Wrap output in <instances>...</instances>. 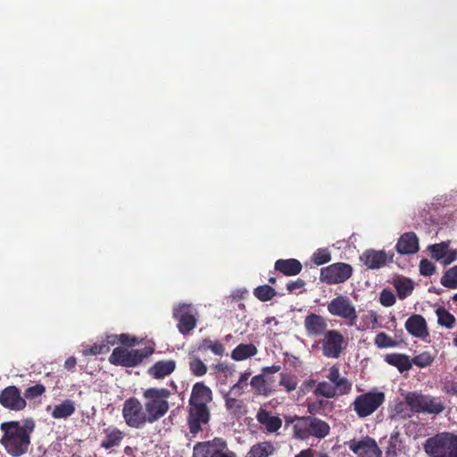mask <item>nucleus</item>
<instances>
[{"instance_id":"f257e3e1","label":"nucleus","mask_w":457,"mask_h":457,"mask_svg":"<svg viewBox=\"0 0 457 457\" xmlns=\"http://www.w3.org/2000/svg\"><path fill=\"white\" fill-rule=\"evenodd\" d=\"M36 428L33 419L4 421L0 425L3 433L0 444L11 457H21L26 454L31 445V435Z\"/></svg>"},{"instance_id":"f03ea898","label":"nucleus","mask_w":457,"mask_h":457,"mask_svg":"<svg viewBox=\"0 0 457 457\" xmlns=\"http://www.w3.org/2000/svg\"><path fill=\"white\" fill-rule=\"evenodd\" d=\"M170 391L167 388L150 387L143 392L144 407L150 420V424L161 420L169 411L168 402Z\"/></svg>"},{"instance_id":"7ed1b4c3","label":"nucleus","mask_w":457,"mask_h":457,"mask_svg":"<svg viewBox=\"0 0 457 457\" xmlns=\"http://www.w3.org/2000/svg\"><path fill=\"white\" fill-rule=\"evenodd\" d=\"M423 449L428 457H457V435L437 433L425 441Z\"/></svg>"},{"instance_id":"20e7f679","label":"nucleus","mask_w":457,"mask_h":457,"mask_svg":"<svg viewBox=\"0 0 457 457\" xmlns=\"http://www.w3.org/2000/svg\"><path fill=\"white\" fill-rule=\"evenodd\" d=\"M293 431L294 436L300 440L310 436L322 439L329 435L330 426L328 422L313 416L295 417Z\"/></svg>"},{"instance_id":"39448f33","label":"nucleus","mask_w":457,"mask_h":457,"mask_svg":"<svg viewBox=\"0 0 457 457\" xmlns=\"http://www.w3.org/2000/svg\"><path fill=\"white\" fill-rule=\"evenodd\" d=\"M404 403L410 407L412 413L438 415L445 409L441 397L424 395L417 391L408 392L404 396Z\"/></svg>"},{"instance_id":"423d86ee","label":"nucleus","mask_w":457,"mask_h":457,"mask_svg":"<svg viewBox=\"0 0 457 457\" xmlns=\"http://www.w3.org/2000/svg\"><path fill=\"white\" fill-rule=\"evenodd\" d=\"M347 345L348 339L337 329H328L313 345L321 351L324 357L328 359L339 358Z\"/></svg>"},{"instance_id":"0eeeda50","label":"nucleus","mask_w":457,"mask_h":457,"mask_svg":"<svg viewBox=\"0 0 457 457\" xmlns=\"http://www.w3.org/2000/svg\"><path fill=\"white\" fill-rule=\"evenodd\" d=\"M153 353L154 348L151 346L131 350L119 346L112 350V353L109 356V362L115 366L127 368L136 367Z\"/></svg>"},{"instance_id":"6e6552de","label":"nucleus","mask_w":457,"mask_h":457,"mask_svg":"<svg viewBox=\"0 0 457 457\" xmlns=\"http://www.w3.org/2000/svg\"><path fill=\"white\" fill-rule=\"evenodd\" d=\"M122 417L126 425L132 428H142L150 420L142 403L136 397H129L123 403Z\"/></svg>"},{"instance_id":"1a4fd4ad","label":"nucleus","mask_w":457,"mask_h":457,"mask_svg":"<svg viewBox=\"0 0 457 457\" xmlns=\"http://www.w3.org/2000/svg\"><path fill=\"white\" fill-rule=\"evenodd\" d=\"M385 402V394L378 390L358 395L352 403L354 411L360 418L374 413Z\"/></svg>"},{"instance_id":"9d476101","label":"nucleus","mask_w":457,"mask_h":457,"mask_svg":"<svg viewBox=\"0 0 457 457\" xmlns=\"http://www.w3.org/2000/svg\"><path fill=\"white\" fill-rule=\"evenodd\" d=\"M328 312L335 317L345 320L348 326H354L358 320L356 308L346 295H338L328 303Z\"/></svg>"},{"instance_id":"9b49d317","label":"nucleus","mask_w":457,"mask_h":457,"mask_svg":"<svg viewBox=\"0 0 457 457\" xmlns=\"http://www.w3.org/2000/svg\"><path fill=\"white\" fill-rule=\"evenodd\" d=\"M353 275V268L345 262H336L320 270V279L328 285L345 282Z\"/></svg>"},{"instance_id":"f8f14e48","label":"nucleus","mask_w":457,"mask_h":457,"mask_svg":"<svg viewBox=\"0 0 457 457\" xmlns=\"http://www.w3.org/2000/svg\"><path fill=\"white\" fill-rule=\"evenodd\" d=\"M173 317L178 320L177 327L182 335L190 333L196 327L195 312L190 304L182 303L174 308Z\"/></svg>"},{"instance_id":"ddd939ff","label":"nucleus","mask_w":457,"mask_h":457,"mask_svg":"<svg viewBox=\"0 0 457 457\" xmlns=\"http://www.w3.org/2000/svg\"><path fill=\"white\" fill-rule=\"evenodd\" d=\"M349 449L358 457H382V450L376 440L369 436L360 440L353 439L346 443Z\"/></svg>"},{"instance_id":"4468645a","label":"nucleus","mask_w":457,"mask_h":457,"mask_svg":"<svg viewBox=\"0 0 457 457\" xmlns=\"http://www.w3.org/2000/svg\"><path fill=\"white\" fill-rule=\"evenodd\" d=\"M0 404L10 411H21L27 406V401L15 386H8L0 392Z\"/></svg>"},{"instance_id":"2eb2a0df","label":"nucleus","mask_w":457,"mask_h":457,"mask_svg":"<svg viewBox=\"0 0 457 457\" xmlns=\"http://www.w3.org/2000/svg\"><path fill=\"white\" fill-rule=\"evenodd\" d=\"M210 417L208 406L202 404L196 406L188 405L187 425L189 432L195 435L202 431V426L209 422Z\"/></svg>"},{"instance_id":"dca6fc26","label":"nucleus","mask_w":457,"mask_h":457,"mask_svg":"<svg viewBox=\"0 0 457 457\" xmlns=\"http://www.w3.org/2000/svg\"><path fill=\"white\" fill-rule=\"evenodd\" d=\"M394 253L383 250L368 249L360 256V260L368 269L377 270L393 262Z\"/></svg>"},{"instance_id":"f3484780","label":"nucleus","mask_w":457,"mask_h":457,"mask_svg":"<svg viewBox=\"0 0 457 457\" xmlns=\"http://www.w3.org/2000/svg\"><path fill=\"white\" fill-rule=\"evenodd\" d=\"M303 326L310 338L321 337L328 330L327 319L314 312L305 316Z\"/></svg>"},{"instance_id":"a211bd4d","label":"nucleus","mask_w":457,"mask_h":457,"mask_svg":"<svg viewBox=\"0 0 457 457\" xmlns=\"http://www.w3.org/2000/svg\"><path fill=\"white\" fill-rule=\"evenodd\" d=\"M100 446L104 450L119 447L125 437V433L113 425L103 428Z\"/></svg>"},{"instance_id":"6ab92c4d","label":"nucleus","mask_w":457,"mask_h":457,"mask_svg":"<svg viewBox=\"0 0 457 457\" xmlns=\"http://www.w3.org/2000/svg\"><path fill=\"white\" fill-rule=\"evenodd\" d=\"M212 400V390L204 382H197L193 386L188 405L196 406L202 404L207 406Z\"/></svg>"},{"instance_id":"aec40b11","label":"nucleus","mask_w":457,"mask_h":457,"mask_svg":"<svg viewBox=\"0 0 457 457\" xmlns=\"http://www.w3.org/2000/svg\"><path fill=\"white\" fill-rule=\"evenodd\" d=\"M405 328L414 337L425 338L428 336V325L425 318L420 314H412L405 321Z\"/></svg>"},{"instance_id":"412c9836","label":"nucleus","mask_w":457,"mask_h":457,"mask_svg":"<svg viewBox=\"0 0 457 457\" xmlns=\"http://www.w3.org/2000/svg\"><path fill=\"white\" fill-rule=\"evenodd\" d=\"M395 249L400 254L416 253L420 249L417 235L414 232L403 233L399 237Z\"/></svg>"},{"instance_id":"4be33fe9","label":"nucleus","mask_w":457,"mask_h":457,"mask_svg":"<svg viewBox=\"0 0 457 457\" xmlns=\"http://www.w3.org/2000/svg\"><path fill=\"white\" fill-rule=\"evenodd\" d=\"M256 420L270 433L277 432L282 426V420L279 417L272 415L270 411L263 408L258 411Z\"/></svg>"},{"instance_id":"5701e85b","label":"nucleus","mask_w":457,"mask_h":457,"mask_svg":"<svg viewBox=\"0 0 457 457\" xmlns=\"http://www.w3.org/2000/svg\"><path fill=\"white\" fill-rule=\"evenodd\" d=\"M274 268L286 276H296L302 271L303 265L300 261L294 258L279 259L276 261Z\"/></svg>"},{"instance_id":"b1692460","label":"nucleus","mask_w":457,"mask_h":457,"mask_svg":"<svg viewBox=\"0 0 457 457\" xmlns=\"http://www.w3.org/2000/svg\"><path fill=\"white\" fill-rule=\"evenodd\" d=\"M175 369L176 361L173 360L158 361L148 370V373L153 378L161 379L170 375Z\"/></svg>"},{"instance_id":"393cba45","label":"nucleus","mask_w":457,"mask_h":457,"mask_svg":"<svg viewBox=\"0 0 457 457\" xmlns=\"http://www.w3.org/2000/svg\"><path fill=\"white\" fill-rule=\"evenodd\" d=\"M385 361L404 372L411 369V361L409 357L403 353H388L385 356Z\"/></svg>"},{"instance_id":"a878e982","label":"nucleus","mask_w":457,"mask_h":457,"mask_svg":"<svg viewBox=\"0 0 457 457\" xmlns=\"http://www.w3.org/2000/svg\"><path fill=\"white\" fill-rule=\"evenodd\" d=\"M76 411L75 403L72 400L67 399L62 401L61 403L54 405L51 416L54 419H66Z\"/></svg>"},{"instance_id":"bb28decb","label":"nucleus","mask_w":457,"mask_h":457,"mask_svg":"<svg viewBox=\"0 0 457 457\" xmlns=\"http://www.w3.org/2000/svg\"><path fill=\"white\" fill-rule=\"evenodd\" d=\"M403 448V441L398 430L391 433L388 445L386 450V457H397Z\"/></svg>"},{"instance_id":"cd10ccee","label":"nucleus","mask_w":457,"mask_h":457,"mask_svg":"<svg viewBox=\"0 0 457 457\" xmlns=\"http://www.w3.org/2000/svg\"><path fill=\"white\" fill-rule=\"evenodd\" d=\"M258 353L257 347L253 344H240L231 353V358L235 361H244L254 356Z\"/></svg>"},{"instance_id":"c85d7f7f","label":"nucleus","mask_w":457,"mask_h":457,"mask_svg":"<svg viewBox=\"0 0 457 457\" xmlns=\"http://www.w3.org/2000/svg\"><path fill=\"white\" fill-rule=\"evenodd\" d=\"M274 451L270 442H262L253 445L245 457H269Z\"/></svg>"},{"instance_id":"c756f323","label":"nucleus","mask_w":457,"mask_h":457,"mask_svg":"<svg viewBox=\"0 0 457 457\" xmlns=\"http://www.w3.org/2000/svg\"><path fill=\"white\" fill-rule=\"evenodd\" d=\"M197 350L202 353L210 350L215 355L222 356L225 352V347L220 341H212L209 338H204L199 343Z\"/></svg>"},{"instance_id":"7c9ffc66","label":"nucleus","mask_w":457,"mask_h":457,"mask_svg":"<svg viewBox=\"0 0 457 457\" xmlns=\"http://www.w3.org/2000/svg\"><path fill=\"white\" fill-rule=\"evenodd\" d=\"M394 286L400 299L406 298L412 293L414 289L413 281L407 278L396 279L394 283Z\"/></svg>"},{"instance_id":"2f4dec72","label":"nucleus","mask_w":457,"mask_h":457,"mask_svg":"<svg viewBox=\"0 0 457 457\" xmlns=\"http://www.w3.org/2000/svg\"><path fill=\"white\" fill-rule=\"evenodd\" d=\"M250 385L256 395H268L271 392L263 374L253 377Z\"/></svg>"},{"instance_id":"473e14b6","label":"nucleus","mask_w":457,"mask_h":457,"mask_svg":"<svg viewBox=\"0 0 457 457\" xmlns=\"http://www.w3.org/2000/svg\"><path fill=\"white\" fill-rule=\"evenodd\" d=\"M437 323L446 328H452L456 321L455 317L445 308L438 307L436 310Z\"/></svg>"},{"instance_id":"72a5a7b5","label":"nucleus","mask_w":457,"mask_h":457,"mask_svg":"<svg viewBox=\"0 0 457 457\" xmlns=\"http://www.w3.org/2000/svg\"><path fill=\"white\" fill-rule=\"evenodd\" d=\"M440 283L450 289L457 288V265L448 269L441 277Z\"/></svg>"},{"instance_id":"f704fd0d","label":"nucleus","mask_w":457,"mask_h":457,"mask_svg":"<svg viewBox=\"0 0 457 457\" xmlns=\"http://www.w3.org/2000/svg\"><path fill=\"white\" fill-rule=\"evenodd\" d=\"M216 454L214 449H212L211 444L206 442H198L193 448V457H213Z\"/></svg>"},{"instance_id":"c9c22d12","label":"nucleus","mask_w":457,"mask_h":457,"mask_svg":"<svg viewBox=\"0 0 457 457\" xmlns=\"http://www.w3.org/2000/svg\"><path fill=\"white\" fill-rule=\"evenodd\" d=\"M276 291L269 285H262L253 289V295L262 302H268L276 295Z\"/></svg>"},{"instance_id":"e433bc0d","label":"nucleus","mask_w":457,"mask_h":457,"mask_svg":"<svg viewBox=\"0 0 457 457\" xmlns=\"http://www.w3.org/2000/svg\"><path fill=\"white\" fill-rule=\"evenodd\" d=\"M316 396H324L326 398L336 397V388L327 381L319 382L313 391Z\"/></svg>"},{"instance_id":"4c0bfd02","label":"nucleus","mask_w":457,"mask_h":457,"mask_svg":"<svg viewBox=\"0 0 457 457\" xmlns=\"http://www.w3.org/2000/svg\"><path fill=\"white\" fill-rule=\"evenodd\" d=\"M188 365L192 374L196 377H202L207 373V366L199 357H191Z\"/></svg>"},{"instance_id":"58836bf2","label":"nucleus","mask_w":457,"mask_h":457,"mask_svg":"<svg viewBox=\"0 0 457 457\" xmlns=\"http://www.w3.org/2000/svg\"><path fill=\"white\" fill-rule=\"evenodd\" d=\"M374 344L378 348H389L397 346V342L385 332H379L374 338Z\"/></svg>"},{"instance_id":"ea45409f","label":"nucleus","mask_w":457,"mask_h":457,"mask_svg":"<svg viewBox=\"0 0 457 457\" xmlns=\"http://www.w3.org/2000/svg\"><path fill=\"white\" fill-rule=\"evenodd\" d=\"M224 399L226 409L229 413L233 415H237L242 412L244 405L240 400L230 397L228 394H226L224 395Z\"/></svg>"},{"instance_id":"a19ab883","label":"nucleus","mask_w":457,"mask_h":457,"mask_svg":"<svg viewBox=\"0 0 457 457\" xmlns=\"http://www.w3.org/2000/svg\"><path fill=\"white\" fill-rule=\"evenodd\" d=\"M312 261L317 266L326 264L331 261V253L328 248H319L313 253Z\"/></svg>"},{"instance_id":"79ce46f5","label":"nucleus","mask_w":457,"mask_h":457,"mask_svg":"<svg viewBox=\"0 0 457 457\" xmlns=\"http://www.w3.org/2000/svg\"><path fill=\"white\" fill-rule=\"evenodd\" d=\"M449 247V242H442L440 244H435L429 246L432 257L436 261L445 258L447 254Z\"/></svg>"},{"instance_id":"37998d69","label":"nucleus","mask_w":457,"mask_h":457,"mask_svg":"<svg viewBox=\"0 0 457 457\" xmlns=\"http://www.w3.org/2000/svg\"><path fill=\"white\" fill-rule=\"evenodd\" d=\"M279 385L284 386L287 392H292L296 389L298 382L295 376L287 373H281Z\"/></svg>"},{"instance_id":"c03bdc74","label":"nucleus","mask_w":457,"mask_h":457,"mask_svg":"<svg viewBox=\"0 0 457 457\" xmlns=\"http://www.w3.org/2000/svg\"><path fill=\"white\" fill-rule=\"evenodd\" d=\"M46 392V386L43 384H36L35 386H29L24 393L25 400H34Z\"/></svg>"},{"instance_id":"a18cd8bd","label":"nucleus","mask_w":457,"mask_h":457,"mask_svg":"<svg viewBox=\"0 0 457 457\" xmlns=\"http://www.w3.org/2000/svg\"><path fill=\"white\" fill-rule=\"evenodd\" d=\"M333 386L336 388V396L348 395L352 390V383L345 377L338 379Z\"/></svg>"},{"instance_id":"49530a36","label":"nucleus","mask_w":457,"mask_h":457,"mask_svg":"<svg viewBox=\"0 0 457 457\" xmlns=\"http://www.w3.org/2000/svg\"><path fill=\"white\" fill-rule=\"evenodd\" d=\"M110 351L109 346L106 344H94L92 346L83 350V355H97L107 353Z\"/></svg>"},{"instance_id":"de8ad7c7","label":"nucleus","mask_w":457,"mask_h":457,"mask_svg":"<svg viewBox=\"0 0 457 457\" xmlns=\"http://www.w3.org/2000/svg\"><path fill=\"white\" fill-rule=\"evenodd\" d=\"M432 362L433 358L428 353H422L419 355H416L411 361V364L413 363L414 365L420 368L429 366Z\"/></svg>"},{"instance_id":"09e8293b","label":"nucleus","mask_w":457,"mask_h":457,"mask_svg":"<svg viewBox=\"0 0 457 457\" xmlns=\"http://www.w3.org/2000/svg\"><path fill=\"white\" fill-rule=\"evenodd\" d=\"M436 271L435 264L428 259H422L420 262V273L425 277H430Z\"/></svg>"},{"instance_id":"8fccbe9b","label":"nucleus","mask_w":457,"mask_h":457,"mask_svg":"<svg viewBox=\"0 0 457 457\" xmlns=\"http://www.w3.org/2000/svg\"><path fill=\"white\" fill-rule=\"evenodd\" d=\"M251 374L252 373L249 370H246L241 374L237 383L231 386L230 393L233 392L235 395H240L242 394L243 386L246 384Z\"/></svg>"},{"instance_id":"3c124183","label":"nucleus","mask_w":457,"mask_h":457,"mask_svg":"<svg viewBox=\"0 0 457 457\" xmlns=\"http://www.w3.org/2000/svg\"><path fill=\"white\" fill-rule=\"evenodd\" d=\"M380 303L385 307H390L395 303V296L389 289H383L379 296Z\"/></svg>"},{"instance_id":"603ef678","label":"nucleus","mask_w":457,"mask_h":457,"mask_svg":"<svg viewBox=\"0 0 457 457\" xmlns=\"http://www.w3.org/2000/svg\"><path fill=\"white\" fill-rule=\"evenodd\" d=\"M211 444L212 449H214V452L225 453L227 450V442L220 437H215L212 440L208 441Z\"/></svg>"},{"instance_id":"864d4df0","label":"nucleus","mask_w":457,"mask_h":457,"mask_svg":"<svg viewBox=\"0 0 457 457\" xmlns=\"http://www.w3.org/2000/svg\"><path fill=\"white\" fill-rule=\"evenodd\" d=\"M119 342L127 346H134L139 344L138 339L136 337H131L129 334L119 335Z\"/></svg>"},{"instance_id":"5fc2aeb1","label":"nucleus","mask_w":457,"mask_h":457,"mask_svg":"<svg viewBox=\"0 0 457 457\" xmlns=\"http://www.w3.org/2000/svg\"><path fill=\"white\" fill-rule=\"evenodd\" d=\"M305 287V281L302 278H297L295 281H290L287 284V290L289 293H295L296 290L303 289Z\"/></svg>"},{"instance_id":"6e6d98bb","label":"nucleus","mask_w":457,"mask_h":457,"mask_svg":"<svg viewBox=\"0 0 457 457\" xmlns=\"http://www.w3.org/2000/svg\"><path fill=\"white\" fill-rule=\"evenodd\" d=\"M443 391L449 395L457 397V380H451L445 383Z\"/></svg>"},{"instance_id":"4d7b16f0","label":"nucleus","mask_w":457,"mask_h":457,"mask_svg":"<svg viewBox=\"0 0 457 457\" xmlns=\"http://www.w3.org/2000/svg\"><path fill=\"white\" fill-rule=\"evenodd\" d=\"M327 378H328V380L334 385L336 384L338 379H340L342 377L340 376V371H339V369L338 367H337L336 365H333L330 369H329V372L327 376Z\"/></svg>"},{"instance_id":"13d9d810","label":"nucleus","mask_w":457,"mask_h":457,"mask_svg":"<svg viewBox=\"0 0 457 457\" xmlns=\"http://www.w3.org/2000/svg\"><path fill=\"white\" fill-rule=\"evenodd\" d=\"M323 403L324 402L322 400L308 403V404H307L308 411L311 414L318 413L320 411L321 406L323 405Z\"/></svg>"},{"instance_id":"bf43d9fd","label":"nucleus","mask_w":457,"mask_h":457,"mask_svg":"<svg viewBox=\"0 0 457 457\" xmlns=\"http://www.w3.org/2000/svg\"><path fill=\"white\" fill-rule=\"evenodd\" d=\"M317 386V382L315 379L313 378H309V379H306L303 382L302 386H301V390L305 393V392H308L309 390H311L312 387L316 386Z\"/></svg>"},{"instance_id":"052dcab7","label":"nucleus","mask_w":457,"mask_h":457,"mask_svg":"<svg viewBox=\"0 0 457 457\" xmlns=\"http://www.w3.org/2000/svg\"><path fill=\"white\" fill-rule=\"evenodd\" d=\"M103 344H106L109 347L111 345H114L119 342V336L117 335H107L105 340L102 342Z\"/></svg>"},{"instance_id":"680f3d73","label":"nucleus","mask_w":457,"mask_h":457,"mask_svg":"<svg viewBox=\"0 0 457 457\" xmlns=\"http://www.w3.org/2000/svg\"><path fill=\"white\" fill-rule=\"evenodd\" d=\"M76 364H77V360H76V358H75V357H73V356H71V357H69V358L65 361V362H64V367H65V369H66V370H74V368H75V366H76Z\"/></svg>"},{"instance_id":"e2e57ef3","label":"nucleus","mask_w":457,"mask_h":457,"mask_svg":"<svg viewBox=\"0 0 457 457\" xmlns=\"http://www.w3.org/2000/svg\"><path fill=\"white\" fill-rule=\"evenodd\" d=\"M281 370V367L279 365H272L269 367H264L262 369V373L269 374V373H277Z\"/></svg>"},{"instance_id":"0e129e2a","label":"nucleus","mask_w":457,"mask_h":457,"mask_svg":"<svg viewBox=\"0 0 457 457\" xmlns=\"http://www.w3.org/2000/svg\"><path fill=\"white\" fill-rule=\"evenodd\" d=\"M314 453H315V452L313 449L307 448V449L302 450L295 457H314Z\"/></svg>"},{"instance_id":"69168bd1","label":"nucleus","mask_w":457,"mask_h":457,"mask_svg":"<svg viewBox=\"0 0 457 457\" xmlns=\"http://www.w3.org/2000/svg\"><path fill=\"white\" fill-rule=\"evenodd\" d=\"M457 258V254L455 253H452L449 255L445 256V259L444 260V264L448 265L451 262H453Z\"/></svg>"},{"instance_id":"338daca9","label":"nucleus","mask_w":457,"mask_h":457,"mask_svg":"<svg viewBox=\"0 0 457 457\" xmlns=\"http://www.w3.org/2000/svg\"><path fill=\"white\" fill-rule=\"evenodd\" d=\"M213 457H234V454L231 452H229V453L216 452V454Z\"/></svg>"},{"instance_id":"774afa93","label":"nucleus","mask_w":457,"mask_h":457,"mask_svg":"<svg viewBox=\"0 0 457 457\" xmlns=\"http://www.w3.org/2000/svg\"><path fill=\"white\" fill-rule=\"evenodd\" d=\"M403 403H399L396 406H395V411L397 413H401L403 411Z\"/></svg>"}]
</instances>
